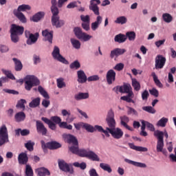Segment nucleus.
<instances>
[{
  "label": "nucleus",
  "mask_w": 176,
  "mask_h": 176,
  "mask_svg": "<svg viewBox=\"0 0 176 176\" xmlns=\"http://www.w3.org/2000/svg\"><path fill=\"white\" fill-rule=\"evenodd\" d=\"M14 16H16V17H17V19L21 21V23H23V24H25V23H27V18L25 17V15L23 14V12L14 11Z\"/></svg>",
  "instance_id": "25"
},
{
  "label": "nucleus",
  "mask_w": 176,
  "mask_h": 176,
  "mask_svg": "<svg viewBox=\"0 0 176 176\" xmlns=\"http://www.w3.org/2000/svg\"><path fill=\"white\" fill-rule=\"evenodd\" d=\"M10 34H15L16 35H22L24 34V27L12 24L10 30Z\"/></svg>",
  "instance_id": "16"
},
{
  "label": "nucleus",
  "mask_w": 176,
  "mask_h": 176,
  "mask_svg": "<svg viewBox=\"0 0 176 176\" xmlns=\"http://www.w3.org/2000/svg\"><path fill=\"white\" fill-rule=\"evenodd\" d=\"M25 173L26 176H34V170H32V167H31V165H26Z\"/></svg>",
  "instance_id": "45"
},
{
  "label": "nucleus",
  "mask_w": 176,
  "mask_h": 176,
  "mask_svg": "<svg viewBox=\"0 0 176 176\" xmlns=\"http://www.w3.org/2000/svg\"><path fill=\"white\" fill-rule=\"evenodd\" d=\"M151 76H153V80H154L156 86H157V87H160V89H162L163 87V84H162V82H160V80H159V78H157V76H156V73L152 72Z\"/></svg>",
  "instance_id": "36"
},
{
  "label": "nucleus",
  "mask_w": 176,
  "mask_h": 176,
  "mask_svg": "<svg viewBox=\"0 0 176 176\" xmlns=\"http://www.w3.org/2000/svg\"><path fill=\"white\" fill-rule=\"evenodd\" d=\"M69 68L71 69H79V68H80V63L78 60H75L70 64Z\"/></svg>",
  "instance_id": "50"
},
{
  "label": "nucleus",
  "mask_w": 176,
  "mask_h": 176,
  "mask_svg": "<svg viewBox=\"0 0 176 176\" xmlns=\"http://www.w3.org/2000/svg\"><path fill=\"white\" fill-rule=\"evenodd\" d=\"M19 164H27L28 163V155L25 153H21L18 156Z\"/></svg>",
  "instance_id": "22"
},
{
  "label": "nucleus",
  "mask_w": 176,
  "mask_h": 176,
  "mask_svg": "<svg viewBox=\"0 0 176 176\" xmlns=\"http://www.w3.org/2000/svg\"><path fill=\"white\" fill-rule=\"evenodd\" d=\"M63 138L66 140L68 144H72V145L78 146L79 143L78 142V139L71 134H63Z\"/></svg>",
  "instance_id": "18"
},
{
  "label": "nucleus",
  "mask_w": 176,
  "mask_h": 176,
  "mask_svg": "<svg viewBox=\"0 0 176 176\" xmlns=\"http://www.w3.org/2000/svg\"><path fill=\"white\" fill-rule=\"evenodd\" d=\"M9 142V133L6 125L3 124L0 127V146Z\"/></svg>",
  "instance_id": "6"
},
{
  "label": "nucleus",
  "mask_w": 176,
  "mask_h": 176,
  "mask_svg": "<svg viewBox=\"0 0 176 176\" xmlns=\"http://www.w3.org/2000/svg\"><path fill=\"white\" fill-rule=\"evenodd\" d=\"M146 124L147 129H148L150 131H154V133L156 131H155V126H153V124H151L149 122H147V121H146Z\"/></svg>",
  "instance_id": "64"
},
{
  "label": "nucleus",
  "mask_w": 176,
  "mask_h": 176,
  "mask_svg": "<svg viewBox=\"0 0 176 176\" xmlns=\"http://www.w3.org/2000/svg\"><path fill=\"white\" fill-rule=\"evenodd\" d=\"M106 122L108 127L106 128V130L108 131L109 129H113L116 128V121L115 120V113L112 109L109 110L107 113V116L106 118Z\"/></svg>",
  "instance_id": "5"
},
{
  "label": "nucleus",
  "mask_w": 176,
  "mask_h": 176,
  "mask_svg": "<svg viewBox=\"0 0 176 176\" xmlns=\"http://www.w3.org/2000/svg\"><path fill=\"white\" fill-rule=\"evenodd\" d=\"M120 124L121 126H122L123 127H124L125 129H126V130H129V131H133L134 129H133V127L129 126V124H127L129 123V122H130V118L129 117H127V116H122L121 117H120Z\"/></svg>",
  "instance_id": "17"
},
{
  "label": "nucleus",
  "mask_w": 176,
  "mask_h": 176,
  "mask_svg": "<svg viewBox=\"0 0 176 176\" xmlns=\"http://www.w3.org/2000/svg\"><path fill=\"white\" fill-rule=\"evenodd\" d=\"M73 166H74V167H78L81 170H86V167H87L85 162H82L80 164L79 162H74L73 164Z\"/></svg>",
  "instance_id": "56"
},
{
  "label": "nucleus",
  "mask_w": 176,
  "mask_h": 176,
  "mask_svg": "<svg viewBox=\"0 0 176 176\" xmlns=\"http://www.w3.org/2000/svg\"><path fill=\"white\" fill-rule=\"evenodd\" d=\"M74 34L78 39H80L81 41H84V42H87V41H90L93 36L83 32L82 31V28L79 27H76L74 29Z\"/></svg>",
  "instance_id": "7"
},
{
  "label": "nucleus",
  "mask_w": 176,
  "mask_h": 176,
  "mask_svg": "<svg viewBox=\"0 0 176 176\" xmlns=\"http://www.w3.org/2000/svg\"><path fill=\"white\" fill-rule=\"evenodd\" d=\"M149 97V92H148V90H144L142 93V98L144 101H146L148 100V98Z\"/></svg>",
  "instance_id": "61"
},
{
  "label": "nucleus",
  "mask_w": 176,
  "mask_h": 176,
  "mask_svg": "<svg viewBox=\"0 0 176 176\" xmlns=\"http://www.w3.org/2000/svg\"><path fill=\"white\" fill-rule=\"evenodd\" d=\"M41 120L44 122L45 124H47L49 129L53 131H56V129H57L56 124L59 125V124L61 123V118L57 116H52L51 120L46 117H42Z\"/></svg>",
  "instance_id": "2"
},
{
  "label": "nucleus",
  "mask_w": 176,
  "mask_h": 176,
  "mask_svg": "<svg viewBox=\"0 0 176 176\" xmlns=\"http://www.w3.org/2000/svg\"><path fill=\"white\" fill-rule=\"evenodd\" d=\"M25 104H27V100L25 99H21L17 102L16 108L25 111Z\"/></svg>",
  "instance_id": "34"
},
{
  "label": "nucleus",
  "mask_w": 176,
  "mask_h": 176,
  "mask_svg": "<svg viewBox=\"0 0 176 176\" xmlns=\"http://www.w3.org/2000/svg\"><path fill=\"white\" fill-rule=\"evenodd\" d=\"M78 155L80 157H87L89 160H92V162H100L98 155L94 151L90 150L80 149Z\"/></svg>",
  "instance_id": "3"
},
{
  "label": "nucleus",
  "mask_w": 176,
  "mask_h": 176,
  "mask_svg": "<svg viewBox=\"0 0 176 176\" xmlns=\"http://www.w3.org/2000/svg\"><path fill=\"white\" fill-rule=\"evenodd\" d=\"M43 17H45V12H38L32 16V20L34 23H38V21H41V19H43Z\"/></svg>",
  "instance_id": "31"
},
{
  "label": "nucleus",
  "mask_w": 176,
  "mask_h": 176,
  "mask_svg": "<svg viewBox=\"0 0 176 176\" xmlns=\"http://www.w3.org/2000/svg\"><path fill=\"white\" fill-rule=\"evenodd\" d=\"M116 24H126L127 23V18L126 16H119L115 21Z\"/></svg>",
  "instance_id": "46"
},
{
  "label": "nucleus",
  "mask_w": 176,
  "mask_h": 176,
  "mask_svg": "<svg viewBox=\"0 0 176 176\" xmlns=\"http://www.w3.org/2000/svg\"><path fill=\"white\" fill-rule=\"evenodd\" d=\"M120 91V93H129L131 91V85H124L123 86L116 87V91Z\"/></svg>",
  "instance_id": "24"
},
{
  "label": "nucleus",
  "mask_w": 176,
  "mask_h": 176,
  "mask_svg": "<svg viewBox=\"0 0 176 176\" xmlns=\"http://www.w3.org/2000/svg\"><path fill=\"white\" fill-rule=\"evenodd\" d=\"M41 105V98L38 97L33 99L30 103L29 107L30 108H36Z\"/></svg>",
  "instance_id": "32"
},
{
  "label": "nucleus",
  "mask_w": 176,
  "mask_h": 176,
  "mask_svg": "<svg viewBox=\"0 0 176 176\" xmlns=\"http://www.w3.org/2000/svg\"><path fill=\"white\" fill-rule=\"evenodd\" d=\"M108 131L114 140H120V138H123V131L119 127L114 128L113 129H108Z\"/></svg>",
  "instance_id": "13"
},
{
  "label": "nucleus",
  "mask_w": 176,
  "mask_h": 176,
  "mask_svg": "<svg viewBox=\"0 0 176 176\" xmlns=\"http://www.w3.org/2000/svg\"><path fill=\"white\" fill-rule=\"evenodd\" d=\"M71 42H72V46L75 49H80V41L74 38H72Z\"/></svg>",
  "instance_id": "52"
},
{
  "label": "nucleus",
  "mask_w": 176,
  "mask_h": 176,
  "mask_svg": "<svg viewBox=\"0 0 176 176\" xmlns=\"http://www.w3.org/2000/svg\"><path fill=\"white\" fill-rule=\"evenodd\" d=\"M89 10H92L96 16H100V8L97 4H90Z\"/></svg>",
  "instance_id": "37"
},
{
  "label": "nucleus",
  "mask_w": 176,
  "mask_h": 176,
  "mask_svg": "<svg viewBox=\"0 0 176 176\" xmlns=\"http://www.w3.org/2000/svg\"><path fill=\"white\" fill-rule=\"evenodd\" d=\"M100 167L102 168V170H104V171H107V173H112V168H111V166L108 164L105 163H100Z\"/></svg>",
  "instance_id": "38"
},
{
  "label": "nucleus",
  "mask_w": 176,
  "mask_h": 176,
  "mask_svg": "<svg viewBox=\"0 0 176 176\" xmlns=\"http://www.w3.org/2000/svg\"><path fill=\"white\" fill-rule=\"evenodd\" d=\"M36 172L38 173V175L39 176L50 175V171L45 167L37 168Z\"/></svg>",
  "instance_id": "30"
},
{
  "label": "nucleus",
  "mask_w": 176,
  "mask_h": 176,
  "mask_svg": "<svg viewBox=\"0 0 176 176\" xmlns=\"http://www.w3.org/2000/svg\"><path fill=\"white\" fill-rule=\"evenodd\" d=\"M41 148L43 151L47 148L53 151L54 149H58L59 148H61V144L57 142H50L45 144L43 140H41Z\"/></svg>",
  "instance_id": "9"
},
{
  "label": "nucleus",
  "mask_w": 176,
  "mask_h": 176,
  "mask_svg": "<svg viewBox=\"0 0 176 176\" xmlns=\"http://www.w3.org/2000/svg\"><path fill=\"white\" fill-rule=\"evenodd\" d=\"M58 167L60 170L64 171L65 173H69V174H74V168H72V164H67L63 160L58 161Z\"/></svg>",
  "instance_id": "10"
},
{
  "label": "nucleus",
  "mask_w": 176,
  "mask_h": 176,
  "mask_svg": "<svg viewBox=\"0 0 176 176\" xmlns=\"http://www.w3.org/2000/svg\"><path fill=\"white\" fill-rule=\"evenodd\" d=\"M12 61L14 63V69L17 72L21 71L23 69V63H21V60L17 59L16 58H13Z\"/></svg>",
  "instance_id": "28"
},
{
  "label": "nucleus",
  "mask_w": 176,
  "mask_h": 176,
  "mask_svg": "<svg viewBox=\"0 0 176 176\" xmlns=\"http://www.w3.org/2000/svg\"><path fill=\"white\" fill-rule=\"evenodd\" d=\"M89 96V93L80 92L74 95V99L76 100V101H80V100H87Z\"/></svg>",
  "instance_id": "26"
},
{
  "label": "nucleus",
  "mask_w": 176,
  "mask_h": 176,
  "mask_svg": "<svg viewBox=\"0 0 176 176\" xmlns=\"http://www.w3.org/2000/svg\"><path fill=\"white\" fill-rule=\"evenodd\" d=\"M126 40L127 37L123 34H117L114 38V41L117 42L118 43H124V42H126Z\"/></svg>",
  "instance_id": "29"
},
{
  "label": "nucleus",
  "mask_w": 176,
  "mask_h": 176,
  "mask_svg": "<svg viewBox=\"0 0 176 176\" xmlns=\"http://www.w3.org/2000/svg\"><path fill=\"white\" fill-rule=\"evenodd\" d=\"M36 129L38 134H41V135H47V129L40 120L36 121Z\"/></svg>",
  "instance_id": "14"
},
{
  "label": "nucleus",
  "mask_w": 176,
  "mask_h": 176,
  "mask_svg": "<svg viewBox=\"0 0 176 176\" xmlns=\"http://www.w3.org/2000/svg\"><path fill=\"white\" fill-rule=\"evenodd\" d=\"M33 61H34V64L36 65V64H39V63H41V58L39 57V56L34 54L33 56Z\"/></svg>",
  "instance_id": "63"
},
{
  "label": "nucleus",
  "mask_w": 176,
  "mask_h": 176,
  "mask_svg": "<svg viewBox=\"0 0 176 176\" xmlns=\"http://www.w3.org/2000/svg\"><path fill=\"white\" fill-rule=\"evenodd\" d=\"M125 36L128 38L129 41H135L136 35L135 32H127Z\"/></svg>",
  "instance_id": "48"
},
{
  "label": "nucleus",
  "mask_w": 176,
  "mask_h": 176,
  "mask_svg": "<svg viewBox=\"0 0 176 176\" xmlns=\"http://www.w3.org/2000/svg\"><path fill=\"white\" fill-rule=\"evenodd\" d=\"M78 75V82L79 83H85V82L87 81V76H86V74H85V72L83 70H79L77 72Z\"/></svg>",
  "instance_id": "21"
},
{
  "label": "nucleus",
  "mask_w": 176,
  "mask_h": 176,
  "mask_svg": "<svg viewBox=\"0 0 176 176\" xmlns=\"http://www.w3.org/2000/svg\"><path fill=\"white\" fill-rule=\"evenodd\" d=\"M88 82H96V80H100V77L98 75H94L89 76L87 78Z\"/></svg>",
  "instance_id": "59"
},
{
  "label": "nucleus",
  "mask_w": 176,
  "mask_h": 176,
  "mask_svg": "<svg viewBox=\"0 0 176 176\" xmlns=\"http://www.w3.org/2000/svg\"><path fill=\"white\" fill-rule=\"evenodd\" d=\"M126 52V49L122 48H116L111 51L110 57L111 58H113V57H119V56H122V54H124Z\"/></svg>",
  "instance_id": "19"
},
{
  "label": "nucleus",
  "mask_w": 176,
  "mask_h": 176,
  "mask_svg": "<svg viewBox=\"0 0 176 176\" xmlns=\"http://www.w3.org/2000/svg\"><path fill=\"white\" fill-rule=\"evenodd\" d=\"M149 93L151 96H153L154 97H159V91H157L156 88L149 89Z\"/></svg>",
  "instance_id": "57"
},
{
  "label": "nucleus",
  "mask_w": 176,
  "mask_h": 176,
  "mask_svg": "<svg viewBox=\"0 0 176 176\" xmlns=\"http://www.w3.org/2000/svg\"><path fill=\"white\" fill-rule=\"evenodd\" d=\"M168 122V118L163 117L157 122V126H159L160 127H166V124H167Z\"/></svg>",
  "instance_id": "41"
},
{
  "label": "nucleus",
  "mask_w": 176,
  "mask_h": 176,
  "mask_svg": "<svg viewBox=\"0 0 176 176\" xmlns=\"http://www.w3.org/2000/svg\"><path fill=\"white\" fill-rule=\"evenodd\" d=\"M107 85H112L116 80V72L113 69H109L106 74Z\"/></svg>",
  "instance_id": "15"
},
{
  "label": "nucleus",
  "mask_w": 176,
  "mask_h": 176,
  "mask_svg": "<svg viewBox=\"0 0 176 176\" xmlns=\"http://www.w3.org/2000/svg\"><path fill=\"white\" fill-rule=\"evenodd\" d=\"M83 129H85L88 133H94L95 129L94 126L89 124H83L82 125Z\"/></svg>",
  "instance_id": "49"
},
{
  "label": "nucleus",
  "mask_w": 176,
  "mask_h": 176,
  "mask_svg": "<svg viewBox=\"0 0 176 176\" xmlns=\"http://www.w3.org/2000/svg\"><path fill=\"white\" fill-rule=\"evenodd\" d=\"M16 122H23L25 120V113L23 111H20L16 113L14 116Z\"/></svg>",
  "instance_id": "33"
},
{
  "label": "nucleus",
  "mask_w": 176,
  "mask_h": 176,
  "mask_svg": "<svg viewBox=\"0 0 176 176\" xmlns=\"http://www.w3.org/2000/svg\"><path fill=\"white\" fill-rule=\"evenodd\" d=\"M166 57L163 56V55H157L155 60V69H162L166 65Z\"/></svg>",
  "instance_id": "12"
},
{
  "label": "nucleus",
  "mask_w": 176,
  "mask_h": 176,
  "mask_svg": "<svg viewBox=\"0 0 176 176\" xmlns=\"http://www.w3.org/2000/svg\"><path fill=\"white\" fill-rule=\"evenodd\" d=\"M43 36H45L46 41H48L50 43H53V31L49 32L47 30L42 32Z\"/></svg>",
  "instance_id": "23"
},
{
  "label": "nucleus",
  "mask_w": 176,
  "mask_h": 176,
  "mask_svg": "<svg viewBox=\"0 0 176 176\" xmlns=\"http://www.w3.org/2000/svg\"><path fill=\"white\" fill-rule=\"evenodd\" d=\"M35 146V142H32L31 140L28 141L27 143L25 144V148L30 152H32L34 151V146Z\"/></svg>",
  "instance_id": "40"
},
{
  "label": "nucleus",
  "mask_w": 176,
  "mask_h": 176,
  "mask_svg": "<svg viewBox=\"0 0 176 176\" xmlns=\"http://www.w3.org/2000/svg\"><path fill=\"white\" fill-rule=\"evenodd\" d=\"M124 162H126V163H128L129 164H132L133 166H135V167H140V168H146V164H145L144 163L137 162L135 161H133L127 158L124 159Z\"/></svg>",
  "instance_id": "20"
},
{
  "label": "nucleus",
  "mask_w": 176,
  "mask_h": 176,
  "mask_svg": "<svg viewBox=\"0 0 176 176\" xmlns=\"http://www.w3.org/2000/svg\"><path fill=\"white\" fill-rule=\"evenodd\" d=\"M132 86L134 88V90H135V91H140L141 89V85L140 84V82L137 80V79H132Z\"/></svg>",
  "instance_id": "39"
},
{
  "label": "nucleus",
  "mask_w": 176,
  "mask_h": 176,
  "mask_svg": "<svg viewBox=\"0 0 176 176\" xmlns=\"http://www.w3.org/2000/svg\"><path fill=\"white\" fill-rule=\"evenodd\" d=\"M10 36H11V41L12 42H13L14 43H17V42H19L20 41V36L21 34H16L14 33H10Z\"/></svg>",
  "instance_id": "47"
},
{
  "label": "nucleus",
  "mask_w": 176,
  "mask_h": 176,
  "mask_svg": "<svg viewBox=\"0 0 176 176\" xmlns=\"http://www.w3.org/2000/svg\"><path fill=\"white\" fill-rule=\"evenodd\" d=\"M25 36L27 38L26 43L27 45H34L38 41V38H39V33L36 32L34 34L31 33L28 30L25 31Z\"/></svg>",
  "instance_id": "8"
},
{
  "label": "nucleus",
  "mask_w": 176,
  "mask_h": 176,
  "mask_svg": "<svg viewBox=\"0 0 176 176\" xmlns=\"http://www.w3.org/2000/svg\"><path fill=\"white\" fill-rule=\"evenodd\" d=\"M38 91L46 100H49L50 98V96H49V94H47V91H46V90H45V89L43 87H42V86H38Z\"/></svg>",
  "instance_id": "35"
},
{
  "label": "nucleus",
  "mask_w": 176,
  "mask_h": 176,
  "mask_svg": "<svg viewBox=\"0 0 176 176\" xmlns=\"http://www.w3.org/2000/svg\"><path fill=\"white\" fill-rule=\"evenodd\" d=\"M69 151L72 153H74V155H78L79 151H80L78 145L77 146L74 145L70 146Z\"/></svg>",
  "instance_id": "54"
},
{
  "label": "nucleus",
  "mask_w": 176,
  "mask_h": 176,
  "mask_svg": "<svg viewBox=\"0 0 176 176\" xmlns=\"http://www.w3.org/2000/svg\"><path fill=\"white\" fill-rule=\"evenodd\" d=\"M142 109L148 113H156V110L151 106L143 107Z\"/></svg>",
  "instance_id": "53"
},
{
  "label": "nucleus",
  "mask_w": 176,
  "mask_h": 176,
  "mask_svg": "<svg viewBox=\"0 0 176 176\" xmlns=\"http://www.w3.org/2000/svg\"><path fill=\"white\" fill-rule=\"evenodd\" d=\"M3 74L7 76L8 79H12V80H14L16 78L14 77V75L12 74V72L9 70H4Z\"/></svg>",
  "instance_id": "55"
},
{
  "label": "nucleus",
  "mask_w": 176,
  "mask_h": 176,
  "mask_svg": "<svg viewBox=\"0 0 176 176\" xmlns=\"http://www.w3.org/2000/svg\"><path fill=\"white\" fill-rule=\"evenodd\" d=\"M162 19L165 23H171L173 21V16L168 13L163 14Z\"/></svg>",
  "instance_id": "42"
},
{
  "label": "nucleus",
  "mask_w": 176,
  "mask_h": 176,
  "mask_svg": "<svg viewBox=\"0 0 176 176\" xmlns=\"http://www.w3.org/2000/svg\"><path fill=\"white\" fill-rule=\"evenodd\" d=\"M60 129H67V130H72V125L68 124L67 122H61L59 124Z\"/></svg>",
  "instance_id": "43"
},
{
  "label": "nucleus",
  "mask_w": 176,
  "mask_h": 176,
  "mask_svg": "<svg viewBox=\"0 0 176 176\" xmlns=\"http://www.w3.org/2000/svg\"><path fill=\"white\" fill-rule=\"evenodd\" d=\"M56 83L58 89H63V87H65L66 85L64 82V78H60L56 80Z\"/></svg>",
  "instance_id": "51"
},
{
  "label": "nucleus",
  "mask_w": 176,
  "mask_h": 176,
  "mask_svg": "<svg viewBox=\"0 0 176 176\" xmlns=\"http://www.w3.org/2000/svg\"><path fill=\"white\" fill-rule=\"evenodd\" d=\"M154 136L157 138V152H163V148H164V136L166 140L168 138V133L167 131L163 132L160 130H157L154 132Z\"/></svg>",
  "instance_id": "1"
},
{
  "label": "nucleus",
  "mask_w": 176,
  "mask_h": 176,
  "mask_svg": "<svg viewBox=\"0 0 176 176\" xmlns=\"http://www.w3.org/2000/svg\"><path fill=\"white\" fill-rule=\"evenodd\" d=\"M52 54L54 60H57L60 63H63V64H68V60H67L64 56L60 54V48H58V47H54Z\"/></svg>",
  "instance_id": "11"
},
{
  "label": "nucleus",
  "mask_w": 176,
  "mask_h": 176,
  "mask_svg": "<svg viewBox=\"0 0 176 176\" xmlns=\"http://www.w3.org/2000/svg\"><path fill=\"white\" fill-rule=\"evenodd\" d=\"M128 145L131 149H133V151H137L138 152H148L146 147L135 146L133 143H129Z\"/></svg>",
  "instance_id": "27"
},
{
  "label": "nucleus",
  "mask_w": 176,
  "mask_h": 176,
  "mask_svg": "<svg viewBox=\"0 0 176 176\" xmlns=\"http://www.w3.org/2000/svg\"><path fill=\"white\" fill-rule=\"evenodd\" d=\"M25 10H31V6L25 4L21 5L18 7L16 12H25Z\"/></svg>",
  "instance_id": "44"
},
{
  "label": "nucleus",
  "mask_w": 176,
  "mask_h": 176,
  "mask_svg": "<svg viewBox=\"0 0 176 176\" xmlns=\"http://www.w3.org/2000/svg\"><path fill=\"white\" fill-rule=\"evenodd\" d=\"M40 83L39 79L36 76H28L25 80V89L28 91H30L34 86H39Z\"/></svg>",
  "instance_id": "4"
},
{
  "label": "nucleus",
  "mask_w": 176,
  "mask_h": 176,
  "mask_svg": "<svg viewBox=\"0 0 176 176\" xmlns=\"http://www.w3.org/2000/svg\"><path fill=\"white\" fill-rule=\"evenodd\" d=\"M80 19L83 23H90V16L89 15H80Z\"/></svg>",
  "instance_id": "60"
},
{
  "label": "nucleus",
  "mask_w": 176,
  "mask_h": 176,
  "mask_svg": "<svg viewBox=\"0 0 176 176\" xmlns=\"http://www.w3.org/2000/svg\"><path fill=\"white\" fill-rule=\"evenodd\" d=\"M124 68V64L120 63L116 65V66L113 67V69H116V71H122Z\"/></svg>",
  "instance_id": "58"
},
{
  "label": "nucleus",
  "mask_w": 176,
  "mask_h": 176,
  "mask_svg": "<svg viewBox=\"0 0 176 176\" xmlns=\"http://www.w3.org/2000/svg\"><path fill=\"white\" fill-rule=\"evenodd\" d=\"M138 112L132 107H128L127 115H138Z\"/></svg>",
  "instance_id": "62"
}]
</instances>
